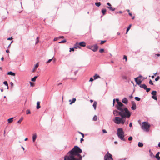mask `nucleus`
Returning a JSON list of instances; mask_svg holds the SVG:
<instances>
[{"mask_svg":"<svg viewBox=\"0 0 160 160\" xmlns=\"http://www.w3.org/2000/svg\"><path fill=\"white\" fill-rule=\"evenodd\" d=\"M38 66H39L38 64V63H37L35 65L34 68L32 70L33 72H35V71L36 70V69H37V68L38 67Z\"/></svg>","mask_w":160,"mask_h":160,"instance_id":"16","label":"nucleus"},{"mask_svg":"<svg viewBox=\"0 0 160 160\" xmlns=\"http://www.w3.org/2000/svg\"><path fill=\"white\" fill-rule=\"evenodd\" d=\"M106 10L105 9H103L102 10V12L103 15H104L106 12Z\"/></svg>","mask_w":160,"mask_h":160,"instance_id":"28","label":"nucleus"},{"mask_svg":"<svg viewBox=\"0 0 160 160\" xmlns=\"http://www.w3.org/2000/svg\"><path fill=\"white\" fill-rule=\"evenodd\" d=\"M82 152V150L78 147L75 146L64 156V160H81L82 157L80 153Z\"/></svg>","mask_w":160,"mask_h":160,"instance_id":"1","label":"nucleus"},{"mask_svg":"<svg viewBox=\"0 0 160 160\" xmlns=\"http://www.w3.org/2000/svg\"><path fill=\"white\" fill-rule=\"evenodd\" d=\"M6 52H7V53H8V52H9V50H6Z\"/></svg>","mask_w":160,"mask_h":160,"instance_id":"63","label":"nucleus"},{"mask_svg":"<svg viewBox=\"0 0 160 160\" xmlns=\"http://www.w3.org/2000/svg\"><path fill=\"white\" fill-rule=\"evenodd\" d=\"M159 154H160V152H158L155 156V157L158 160H160V157L159 156Z\"/></svg>","mask_w":160,"mask_h":160,"instance_id":"13","label":"nucleus"},{"mask_svg":"<svg viewBox=\"0 0 160 160\" xmlns=\"http://www.w3.org/2000/svg\"><path fill=\"white\" fill-rule=\"evenodd\" d=\"M12 37L9 38L7 39L8 40H12Z\"/></svg>","mask_w":160,"mask_h":160,"instance_id":"56","label":"nucleus"},{"mask_svg":"<svg viewBox=\"0 0 160 160\" xmlns=\"http://www.w3.org/2000/svg\"><path fill=\"white\" fill-rule=\"evenodd\" d=\"M66 42V40H62L59 43H65Z\"/></svg>","mask_w":160,"mask_h":160,"instance_id":"40","label":"nucleus"},{"mask_svg":"<svg viewBox=\"0 0 160 160\" xmlns=\"http://www.w3.org/2000/svg\"><path fill=\"white\" fill-rule=\"evenodd\" d=\"M97 116L96 115H95L93 117V120L94 121H96L97 120Z\"/></svg>","mask_w":160,"mask_h":160,"instance_id":"34","label":"nucleus"},{"mask_svg":"<svg viewBox=\"0 0 160 160\" xmlns=\"http://www.w3.org/2000/svg\"><path fill=\"white\" fill-rule=\"evenodd\" d=\"M120 112V111H118L117 110H115L113 111V114L115 116H117V115L116 114L118 113V115H119V112Z\"/></svg>","mask_w":160,"mask_h":160,"instance_id":"18","label":"nucleus"},{"mask_svg":"<svg viewBox=\"0 0 160 160\" xmlns=\"http://www.w3.org/2000/svg\"><path fill=\"white\" fill-rule=\"evenodd\" d=\"M135 99L136 100L138 101H139L140 100V98L138 97H135Z\"/></svg>","mask_w":160,"mask_h":160,"instance_id":"35","label":"nucleus"},{"mask_svg":"<svg viewBox=\"0 0 160 160\" xmlns=\"http://www.w3.org/2000/svg\"><path fill=\"white\" fill-rule=\"evenodd\" d=\"M140 87L143 88L145 90L146 89L147 86L145 84H140Z\"/></svg>","mask_w":160,"mask_h":160,"instance_id":"15","label":"nucleus"},{"mask_svg":"<svg viewBox=\"0 0 160 160\" xmlns=\"http://www.w3.org/2000/svg\"><path fill=\"white\" fill-rule=\"evenodd\" d=\"M93 81V79L92 78H90V80H89V81H90V82H92Z\"/></svg>","mask_w":160,"mask_h":160,"instance_id":"50","label":"nucleus"},{"mask_svg":"<svg viewBox=\"0 0 160 160\" xmlns=\"http://www.w3.org/2000/svg\"><path fill=\"white\" fill-rule=\"evenodd\" d=\"M76 101V99L75 98H73L72 99V101L71 100H69V101L70 102V104L71 105L72 103H74Z\"/></svg>","mask_w":160,"mask_h":160,"instance_id":"20","label":"nucleus"},{"mask_svg":"<svg viewBox=\"0 0 160 160\" xmlns=\"http://www.w3.org/2000/svg\"><path fill=\"white\" fill-rule=\"evenodd\" d=\"M4 58L3 57H2L1 58V59L2 61H3L4 60Z\"/></svg>","mask_w":160,"mask_h":160,"instance_id":"64","label":"nucleus"},{"mask_svg":"<svg viewBox=\"0 0 160 160\" xmlns=\"http://www.w3.org/2000/svg\"><path fill=\"white\" fill-rule=\"evenodd\" d=\"M23 120V117H22L20 118V120L18 122V123H21V122H22V121Z\"/></svg>","mask_w":160,"mask_h":160,"instance_id":"30","label":"nucleus"},{"mask_svg":"<svg viewBox=\"0 0 160 160\" xmlns=\"http://www.w3.org/2000/svg\"><path fill=\"white\" fill-rule=\"evenodd\" d=\"M115 99H114L113 100V106H114V104H115Z\"/></svg>","mask_w":160,"mask_h":160,"instance_id":"55","label":"nucleus"},{"mask_svg":"<svg viewBox=\"0 0 160 160\" xmlns=\"http://www.w3.org/2000/svg\"><path fill=\"white\" fill-rule=\"evenodd\" d=\"M59 39V38H64V37L63 36H60V37H58Z\"/></svg>","mask_w":160,"mask_h":160,"instance_id":"60","label":"nucleus"},{"mask_svg":"<svg viewBox=\"0 0 160 160\" xmlns=\"http://www.w3.org/2000/svg\"><path fill=\"white\" fill-rule=\"evenodd\" d=\"M114 122L116 124H119L120 123L124 124L125 121V118L122 117H116L113 120Z\"/></svg>","mask_w":160,"mask_h":160,"instance_id":"4","label":"nucleus"},{"mask_svg":"<svg viewBox=\"0 0 160 160\" xmlns=\"http://www.w3.org/2000/svg\"><path fill=\"white\" fill-rule=\"evenodd\" d=\"M13 118H10L8 119V123H12L13 121Z\"/></svg>","mask_w":160,"mask_h":160,"instance_id":"25","label":"nucleus"},{"mask_svg":"<svg viewBox=\"0 0 160 160\" xmlns=\"http://www.w3.org/2000/svg\"><path fill=\"white\" fill-rule=\"evenodd\" d=\"M97 103L96 101H94L93 104V107L94 110H96L97 105Z\"/></svg>","mask_w":160,"mask_h":160,"instance_id":"23","label":"nucleus"},{"mask_svg":"<svg viewBox=\"0 0 160 160\" xmlns=\"http://www.w3.org/2000/svg\"><path fill=\"white\" fill-rule=\"evenodd\" d=\"M122 102L125 104H127L128 103V100L127 98H124L122 100Z\"/></svg>","mask_w":160,"mask_h":160,"instance_id":"17","label":"nucleus"},{"mask_svg":"<svg viewBox=\"0 0 160 160\" xmlns=\"http://www.w3.org/2000/svg\"><path fill=\"white\" fill-rule=\"evenodd\" d=\"M132 137L131 136H130L128 138V140L129 141H131L132 140Z\"/></svg>","mask_w":160,"mask_h":160,"instance_id":"45","label":"nucleus"},{"mask_svg":"<svg viewBox=\"0 0 160 160\" xmlns=\"http://www.w3.org/2000/svg\"><path fill=\"white\" fill-rule=\"evenodd\" d=\"M157 92L156 91H153L151 92V94L152 95V98L154 100H157V98L156 96Z\"/></svg>","mask_w":160,"mask_h":160,"instance_id":"9","label":"nucleus"},{"mask_svg":"<svg viewBox=\"0 0 160 160\" xmlns=\"http://www.w3.org/2000/svg\"><path fill=\"white\" fill-rule=\"evenodd\" d=\"M131 26H132V25L131 24L129 25V27H128V28L127 29V32H126V33H128V32L129 31V30L130 29Z\"/></svg>","mask_w":160,"mask_h":160,"instance_id":"29","label":"nucleus"},{"mask_svg":"<svg viewBox=\"0 0 160 160\" xmlns=\"http://www.w3.org/2000/svg\"><path fill=\"white\" fill-rule=\"evenodd\" d=\"M160 78V77L159 76H158L155 79V80L156 81H158V80Z\"/></svg>","mask_w":160,"mask_h":160,"instance_id":"44","label":"nucleus"},{"mask_svg":"<svg viewBox=\"0 0 160 160\" xmlns=\"http://www.w3.org/2000/svg\"><path fill=\"white\" fill-rule=\"evenodd\" d=\"M143 145V144L142 142H139L138 143V146L139 147H142Z\"/></svg>","mask_w":160,"mask_h":160,"instance_id":"27","label":"nucleus"},{"mask_svg":"<svg viewBox=\"0 0 160 160\" xmlns=\"http://www.w3.org/2000/svg\"><path fill=\"white\" fill-rule=\"evenodd\" d=\"M94 79H96L98 78H100V76L97 74H95L93 76Z\"/></svg>","mask_w":160,"mask_h":160,"instance_id":"21","label":"nucleus"},{"mask_svg":"<svg viewBox=\"0 0 160 160\" xmlns=\"http://www.w3.org/2000/svg\"><path fill=\"white\" fill-rule=\"evenodd\" d=\"M30 85L32 87H33L34 86V84L33 82H30Z\"/></svg>","mask_w":160,"mask_h":160,"instance_id":"47","label":"nucleus"},{"mask_svg":"<svg viewBox=\"0 0 160 160\" xmlns=\"http://www.w3.org/2000/svg\"><path fill=\"white\" fill-rule=\"evenodd\" d=\"M107 7V8H109L110 10L112 11H114L115 10V8H114V7H111V6L110 7Z\"/></svg>","mask_w":160,"mask_h":160,"instance_id":"24","label":"nucleus"},{"mask_svg":"<svg viewBox=\"0 0 160 160\" xmlns=\"http://www.w3.org/2000/svg\"><path fill=\"white\" fill-rule=\"evenodd\" d=\"M4 84L5 85L7 86V88L8 89V82L7 81H4L3 82Z\"/></svg>","mask_w":160,"mask_h":160,"instance_id":"32","label":"nucleus"},{"mask_svg":"<svg viewBox=\"0 0 160 160\" xmlns=\"http://www.w3.org/2000/svg\"><path fill=\"white\" fill-rule=\"evenodd\" d=\"M119 115L124 118H129L131 115V112L128 108H125L120 110Z\"/></svg>","mask_w":160,"mask_h":160,"instance_id":"2","label":"nucleus"},{"mask_svg":"<svg viewBox=\"0 0 160 160\" xmlns=\"http://www.w3.org/2000/svg\"><path fill=\"white\" fill-rule=\"evenodd\" d=\"M129 126L130 127H132V123L131 122L130 123Z\"/></svg>","mask_w":160,"mask_h":160,"instance_id":"58","label":"nucleus"},{"mask_svg":"<svg viewBox=\"0 0 160 160\" xmlns=\"http://www.w3.org/2000/svg\"><path fill=\"white\" fill-rule=\"evenodd\" d=\"M116 101H117V103H118H118L119 102H120L119 101V100L118 99V98H117L116 99Z\"/></svg>","mask_w":160,"mask_h":160,"instance_id":"53","label":"nucleus"},{"mask_svg":"<svg viewBox=\"0 0 160 160\" xmlns=\"http://www.w3.org/2000/svg\"><path fill=\"white\" fill-rule=\"evenodd\" d=\"M124 132L122 128H118L117 130V135L118 137L122 140L125 141L124 138Z\"/></svg>","mask_w":160,"mask_h":160,"instance_id":"3","label":"nucleus"},{"mask_svg":"<svg viewBox=\"0 0 160 160\" xmlns=\"http://www.w3.org/2000/svg\"><path fill=\"white\" fill-rule=\"evenodd\" d=\"M132 106L131 107V108L133 110H135L136 108V105L135 103L134 102H132Z\"/></svg>","mask_w":160,"mask_h":160,"instance_id":"11","label":"nucleus"},{"mask_svg":"<svg viewBox=\"0 0 160 160\" xmlns=\"http://www.w3.org/2000/svg\"><path fill=\"white\" fill-rule=\"evenodd\" d=\"M102 131V132H103V133H107V131L105 129H103Z\"/></svg>","mask_w":160,"mask_h":160,"instance_id":"49","label":"nucleus"},{"mask_svg":"<svg viewBox=\"0 0 160 160\" xmlns=\"http://www.w3.org/2000/svg\"><path fill=\"white\" fill-rule=\"evenodd\" d=\"M104 160H113L112 155L108 152L104 156Z\"/></svg>","mask_w":160,"mask_h":160,"instance_id":"7","label":"nucleus"},{"mask_svg":"<svg viewBox=\"0 0 160 160\" xmlns=\"http://www.w3.org/2000/svg\"><path fill=\"white\" fill-rule=\"evenodd\" d=\"M37 77V76H35L33 78L31 79V81L33 82L35 81Z\"/></svg>","mask_w":160,"mask_h":160,"instance_id":"31","label":"nucleus"},{"mask_svg":"<svg viewBox=\"0 0 160 160\" xmlns=\"http://www.w3.org/2000/svg\"><path fill=\"white\" fill-rule=\"evenodd\" d=\"M31 113L30 111L29 110H27L26 111V114H28Z\"/></svg>","mask_w":160,"mask_h":160,"instance_id":"36","label":"nucleus"},{"mask_svg":"<svg viewBox=\"0 0 160 160\" xmlns=\"http://www.w3.org/2000/svg\"><path fill=\"white\" fill-rule=\"evenodd\" d=\"M39 42V38L38 37L37 38V41L36 42V44H37Z\"/></svg>","mask_w":160,"mask_h":160,"instance_id":"46","label":"nucleus"},{"mask_svg":"<svg viewBox=\"0 0 160 160\" xmlns=\"http://www.w3.org/2000/svg\"><path fill=\"white\" fill-rule=\"evenodd\" d=\"M59 39L58 38H54V41H57L58 39Z\"/></svg>","mask_w":160,"mask_h":160,"instance_id":"51","label":"nucleus"},{"mask_svg":"<svg viewBox=\"0 0 160 160\" xmlns=\"http://www.w3.org/2000/svg\"><path fill=\"white\" fill-rule=\"evenodd\" d=\"M149 83L150 84L153 85V83L151 79L150 80Z\"/></svg>","mask_w":160,"mask_h":160,"instance_id":"39","label":"nucleus"},{"mask_svg":"<svg viewBox=\"0 0 160 160\" xmlns=\"http://www.w3.org/2000/svg\"><path fill=\"white\" fill-rule=\"evenodd\" d=\"M95 5L98 7H99L101 5L100 2H96L95 3Z\"/></svg>","mask_w":160,"mask_h":160,"instance_id":"33","label":"nucleus"},{"mask_svg":"<svg viewBox=\"0 0 160 160\" xmlns=\"http://www.w3.org/2000/svg\"><path fill=\"white\" fill-rule=\"evenodd\" d=\"M40 102H38L37 103V109H39L40 108Z\"/></svg>","mask_w":160,"mask_h":160,"instance_id":"22","label":"nucleus"},{"mask_svg":"<svg viewBox=\"0 0 160 160\" xmlns=\"http://www.w3.org/2000/svg\"><path fill=\"white\" fill-rule=\"evenodd\" d=\"M104 49H101L99 50V52L100 53H102L104 52Z\"/></svg>","mask_w":160,"mask_h":160,"instance_id":"38","label":"nucleus"},{"mask_svg":"<svg viewBox=\"0 0 160 160\" xmlns=\"http://www.w3.org/2000/svg\"><path fill=\"white\" fill-rule=\"evenodd\" d=\"M84 140L83 139V138H81V140H80V142H81L82 143V142Z\"/></svg>","mask_w":160,"mask_h":160,"instance_id":"57","label":"nucleus"},{"mask_svg":"<svg viewBox=\"0 0 160 160\" xmlns=\"http://www.w3.org/2000/svg\"><path fill=\"white\" fill-rule=\"evenodd\" d=\"M145 90H146V92H148L150 90V88H148L147 87L146 89H145Z\"/></svg>","mask_w":160,"mask_h":160,"instance_id":"41","label":"nucleus"},{"mask_svg":"<svg viewBox=\"0 0 160 160\" xmlns=\"http://www.w3.org/2000/svg\"><path fill=\"white\" fill-rule=\"evenodd\" d=\"M79 133L82 135V138H83L84 137V134L80 132H79Z\"/></svg>","mask_w":160,"mask_h":160,"instance_id":"54","label":"nucleus"},{"mask_svg":"<svg viewBox=\"0 0 160 160\" xmlns=\"http://www.w3.org/2000/svg\"><path fill=\"white\" fill-rule=\"evenodd\" d=\"M155 55H157L158 57H159L160 56V54H156Z\"/></svg>","mask_w":160,"mask_h":160,"instance_id":"61","label":"nucleus"},{"mask_svg":"<svg viewBox=\"0 0 160 160\" xmlns=\"http://www.w3.org/2000/svg\"><path fill=\"white\" fill-rule=\"evenodd\" d=\"M52 59H53V58H52V59H49L47 62V63H50L52 60Z\"/></svg>","mask_w":160,"mask_h":160,"instance_id":"43","label":"nucleus"},{"mask_svg":"<svg viewBox=\"0 0 160 160\" xmlns=\"http://www.w3.org/2000/svg\"><path fill=\"white\" fill-rule=\"evenodd\" d=\"M142 76L141 75H140L138 77L135 78V81L136 82L137 84L139 85L142 82V81L141 80L140 78H141Z\"/></svg>","mask_w":160,"mask_h":160,"instance_id":"8","label":"nucleus"},{"mask_svg":"<svg viewBox=\"0 0 160 160\" xmlns=\"http://www.w3.org/2000/svg\"><path fill=\"white\" fill-rule=\"evenodd\" d=\"M8 75H11L12 76H15V73L14 72H11V71L8 72Z\"/></svg>","mask_w":160,"mask_h":160,"instance_id":"26","label":"nucleus"},{"mask_svg":"<svg viewBox=\"0 0 160 160\" xmlns=\"http://www.w3.org/2000/svg\"><path fill=\"white\" fill-rule=\"evenodd\" d=\"M10 84H11V86L13 87V83L12 82H10Z\"/></svg>","mask_w":160,"mask_h":160,"instance_id":"59","label":"nucleus"},{"mask_svg":"<svg viewBox=\"0 0 160 160\" xmlns=\"http://www.w3.org/2000/svg\"><path fill=\"white\" fill-rule=\"evenodd\" d=\"M37 137V135L36 133H35L33 135L32 141H33V142H35V141Z\"/></svg>","mask_w":160,"mask_h":160,"instance_id":"12","label":"nucleus"},{"mask_svg":"<svg viewBox=\"0 0 160 160\" xmlns=\"http://www.w3.org/2000/svg\"><path fill=\"white\" fill-rule=\"evenodd\" d=\"M150 126V125L148 124V122H144L142 123L141 128L144 130L148 132Z\"/></svg>","mask_w":160,"mask_h":160,"instance_id":"5","label":"nucleus"},{"mask_svg":"<svg viewBox=\"0 0 160 160\" xmlns=\"http://www.w3.org/2000/svg\"><path fill=\"white\" fill-rule=\"evenodd\" d=\"M123 59H125V61L126 62L127 60V56L126 55H124L123 57Z\"/></svg>","mask_w":160,"mask_h":160,"instance_id":"42","label":"nucleus"},{"mask_svg":"<svg viewBox=\"0 0 160 160\" xmlns=\"http://www.w3.org/2000/svg\"><path fill=\"white\" fill-rule=\"evenodd\" d=\"M116 107L117 109L119 111L126 108L123 104L121 102L118 103V104L116 105Z\"/></svg>","mask_w":160,"mask_h":160,"instance_id":"6","label":"nucleus"},{"mask_svg":"<svg viewBox=\"0 0 160 160\" xmlns=\"http://www.w3.org/2000/svg\"><path fill=\"white\" fill-rule=\"evenodd\" d=\"M106 42V40H104V41H101V42L100 43V44H103V43H104Z\"/></svg>","mask_w":160,"mask_h":160,"instance_id":"37","label":"nucleus"},{"mask_svg":"<svg viewBox=\"0 0 160 160\" xmlns=\"http://www.w3.org/2000/svg\"><path fill=\"white\" fill-rule=\"evenodd\" d=\"M80 48L79 43L78 42H77L74 46V48Z\"/></svg>","mask_w":160,"mask_h":160,"instance_id":"19","label":"nucleus"},{"mask_svg":"<svg viewBox=\"0 0 160 160\" xmlns=\"http://www.w3.org/2000/svg\"><path fill=\"white\" fill-rule=\"evenodd\" d=\"M69 52H71V51H74V48H70Z\"/></svg>","mask_w":160,"mask_h":160,"instance_id":"48","label":"nucleus"},{"mask_svg":"<svg viewBox=\"0 0 160 160\" xmlns=\"http://www.w3.org/2000/svg\"><path fill=\"white\" fill-rule=\"evenodd\" d=\"M98 46L97 45H95L92 47L91 49L94 52H96L98 49Z\"/></svg>","mask_w":160,"mask_h":160,"instance_id":"10","label":"nucleus"},{"mask_svg":"<svg viewBox=\"0 0 160 160\" xmlns=\"http://www.w3.org/2000/svg\"><path fill=\"white\" fill-rule=\"evenodd\" d=\"M129 15L130 16H132V14L131 13L129 12Z\"/></svg>","mask_w":160,"mask_h":160,"instance_id":"62","label":"nucleus"},{"mask_svg":"<svg viewBox=\"0 0 160 160\" xmlns=\"http://www.w3.org/2000/svg\"><path fill=\"white\" fill-rule=\"evenodd\" d=\"M79 46L82 47H85L86 46V43L84 42H82L79 43Z\"/></svg>","mask_w":160,"mask_h":160,"instance_id":"14","label":"nucleus"},{"mask_svg":"<svg viewBox=\"0 0 160 160\" xmlns=\"http://www.w3.org/2000/svg\"><path fill=\"white\" fill-rule=\"evenodd\" d=\"M107 4L109 6L108 7H110L111 6V5L109 3H107Z\"/></svg>","mask_w":160,"mask_h":160,"instance_id":"52","label":"nucleus"}]
</instances>
